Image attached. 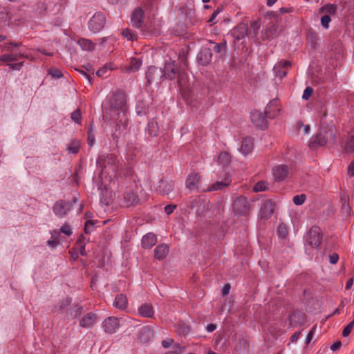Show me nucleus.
Here are the masks:
<instances>
[{
	"label": "nucleus",
	"instance_id": "8",
	"mask_svg": "<svg viewBox=\"0 0 354 354\" xmlns=\"http://www.w3.org/2000/svg\"><path fill=\"white\" fill-rule=\"evenodd\" d=\"M21 43H10L7 46V50L10 51V54H4L0 56V62H11L18 60L20 58L28 57V55L21 50L17 52L12 50V47H18Z\"/></svg>",
	"mask_w": 354,
	"mask_h": 354
},
{
	"label": "nucleus",
	"instance_id": "22",
	"mask_svg": "<svg viewBox=\"0 0 354 354\" xmlns=\"http://www.w3.org/2000/svg\"><path fill=\"white\" fill-rule=\"evenodd\" d=\"M305 314L301 311H294L289 316V323L292 327H296L302 325L305 322Z\"/></svg>",
	"mask_w": 354,
	"mask_h": 354
},
{
	"label": "nucleus",
	"instance_id": "35",
	"mask_svg": "<svg viewBox=\"0 0 354 354\" xmlns=\"http://www.w3.org/2000/svg\"><path fill=\"white\" fill-rule=\"evenodd\" d=\"M148 131L150 136H157L159 132V126L157 121L153 118L148 124Z\"/></svg>",
	"mask_w": 354,
	"mask_h": 354
},
{
	"label": "nucleus",
	"instance_id": "18",
	"mask_svg": "<svg viewBox=\"0 0 354 354\" xmlns=\"http://www.w3.org/2000/svg\"><path fill=\"white\" fill-rule=\"evenodd\" d=\"M145 12L141 7L134 9L131 17V23L135 28H140L142 26L144 21Z\"/></svg>",
	"mask_w": 354,
	"mask_h": 354
},
{
	"label": "nucleus",
	"instance_id": "57",
	"mask_svg": "<svg viewBox=\"0 0 354 354\" xmlns=\"http://www.w3.org/2000/svg\"><path fill=\"white\" fill-rule=\"evenodd\" d=\"M176 208V205H173V204L167 205L165 207V212L167 215H170L171 214H172L174 212V211Z\"/></svg>",
	"mask_w": 354,
	"mask_h": 354
},
{
	"label": "nucleus",
	"instance_id": "21",
	"mask_svg": "<svg viewBox=\"0 0 354 354\" xmlns=\"http://www.w3.org/2000/svg\"><path fill=\"white\" fill-rule=\"evenodd\" d=\"M98 317L95 313H88L80 321V326L82 328H89L97 322Z\"/></svg>",
	"mask_w": 354,
	"mask_h": 354
},
{
	"label": "nucleus",
	"instance_id": "45",
	"mask_svg": "<svg viewBox=\"0 0 354 354\" xmlns=\"http://www.w3.org/2000/svg\"><path fill=\"white\" fill-rule=\"evenodd\" d=\"M306 199V196L304 194L296 195L293 197L292 201L296 205H301L304 203Z\"/></svg>",
	"mask_w": 354,
	"mask_h": 354
},
{
	"label": "nucleus",
	"instance_id": "14",
	"mask_svg": "<svg viewBox=\"0 0 354 354\" xmlns=\"http://www.w3.org/2000/svg\"><path fill=\"white\" fill-rule=\"evenodd\" d=\"M138 196L132 191H128L119 197V204L124 207H129L138 204Z\"/></svg>",
	"mask_w": 354,
	"mask_h": 354
},
{
	"label": "nucleus",
	"instance_id": "50",
	"mask_svg": "<svg viewBox=\"0 0 354 354\" xmlns=\"http://www.w3.org/2000/svg\"><path fill=\"white\" fill-rule=\"evenodd\" d=\"M308 39L312 48H315L317 43V34L315 32H310L308 34Z\"/></svg>",
	"mask_w": 354,
	"mask_h": 354
},
{
	"label": "nucleus",
	"instance_id": "6",
	"mask_svg": "<svg viewBox=\"0 0 354 354\" xmlns=\"http://www.w3.org/2000/svg\"><path fill=\"white\" fill-rule=\"evenodd\" d=\"M306 245L317 249L322 240V232L319 227L313 226L304 236Z\"/></svg>",
	"mask_w": 354,
	"mask_h": 354
},
{
	"label": "nucleus",
	"instance_id": "49",
	"mask_svg": "<svg viewBox=\"0 0 354 354\" xmlns=\"http://www.w3.org/2000/svg\"><path fill=\"white\" fill-rule=\"evenodd\" d=\"M354 326V319L351 321L348 324H347L343 331H342V336L343 337H348L350 333H351V330Z\"/></svg>",
	"mask_w": 354,
	"mask_h": 354
},
{
	"label": "nucleus",
	"instance_id": "48",
	"mask_svg": "<svg viewBox=\"0 0 354 354\" xmlns=\"http://www.w3.org/2000/svg\"><path fill=\"white\" fill-rule=\"evenodd\" d=\"M277 233L279 236L281 238H285L288 234V230L286 225L283 223L280 224L277 229Z\"/></svg>",
	"mask_w": 354,
	"mask_h": 354
},
{
	"label": "nucleus",
	"instance_id": "3",
	"mask_svg": "<svg viewBox=\"0 0 354 354\" xmlns=\"http://www.w3.org/2000/svg\"><path fill=\"white\" fill-rule=\"evenodd\" d=\"M66 4V0H39L35 12L37 15H56L62 12Z\"/></svg>",
	"mask_w": 354,
	"mask_h": 354
},
{
	"label": "nucleus",
	"instance_id": "39",
	"mask_svg": "<svg viewBox=\"0 0 354 354\" xmlns=\"http://www.w3.org/2000/svg\"><path fill=\"white\" fill-rule=\"evenodd\" d=\"M320 12H325L330 15H335L337 12V6L335 4H326L320 8Z\"/></svg>",
	"mask_w": 354,
	"mask_h": 354
},
{
	"label": "nucleus",
	"instance_id": "27",
	"mask_svg": "<svg viewBox=\"0 0 354 354\" xmlns=\"http://www.w3.org/2000/svg\"><path fill=\"white\" fill-rule=\"evenodd\" d=\"M157 238L155 234L149 232L142 239V245L144 248L149 249L156 245Z\"/></svg>",
	"mask_w": 354,
	"mask_h": 354
},
{
	"label": "nucleus",
	"instance_id": "55",
	"mask_svg": "<svg viewBox=\"0 0 354 354\" xmlns=\"http://www.w3.org/2000/svg\"><path fill=\"white\" fill-rule=\"evenodd\" d=\"M60 232L64 233V234L67 235V236H70L71 234H72V230L70 227V225L68 224H64L61 228H60Z\"/></svg>",
	"mask_w": 354,
	"mask_h": 354
},
{
	"label": "nucleus",
	"instance_id": "25",
	"mask_svg": "<svg viewBox=\"0 0 354 354\" xmlns=\"http://www.w3.org/2000/svg\"><path fill=\"white\" fill-rule=\"evenodd\" d=\"M261 28V23L259 19L253 21L250 23V27L245 28V35L248 37L256 38L259 34Z\"/></svg>",
	"mask_w": 354,
	"mask_h": 354
},
{
	"label": "nucleus",
	"instance_id": "12",
	"mask_svg": "<svg viewBox=\"0 0 354 354\" xmlns=\"http://www.w3.org/2000/svg\"><path fill=\"white\" fill-rule=\"evenodd\" d=\"M145 77L148 85L153 83L159 84L163 79L162 69L155 66H151L146 72Z\"/></svg>",
	"mask_w": 354,
	"mask_h": 354
},
{
	"label": "nucleus",
	"instance_id": "31",
	"mask_svg": "<svg viewBox=\"0 0 354 354\" xmlns=\"http://www.w3.org/2000/svg\"><path fill=\"white\" fill-rule=\"evenodd\" d=\"M82 308L79 304H71L66 310V315L68 319H74L82 313Z\"/></svg>",
	"mask_w": 354,
	"mask_h": 354
},
{
	"label": "nucleus",
	"instance_id": "34",
	"mask_svg": "<svg viewBox=\"0 0 354 354\" xmlns=\"http://www.w3.org/2000/svg\"><path fill=\"white\" fill-rule=\"evenodd\" d=\"M77 43L85 50H92L95 46V44L91 40L86 38L80 39Z\"/></svg>",
	"mask_w": 354,
	"mask_h": 354
},
{
	"label": "nucleus",
	"instance_id": "28",
	"mask_svg": "<svg viewBox=\"0 0 354 354\" xmlns=\"http://www.w3.org/2000/svg\"><path fill=\"white\" fill-rule=\"evenodd\" d=\"M142 64V61L139 58L131 57L129 59L128 66H126L124 71L127 73H135L138 71Z\"/></svg>",
	"mask_w": 354,
	"mask_h": 354
},
{
	"label": "nucleus",
	"instance_id": "42",
	"mask_svg": "<svg viewBox=\"0 0 354 354\" xmlns=\"http://www.w3.org/2000/svg\"><path fill=\"white\" fill-rule=\"evenodd\" d=\"M122 35L127 39V40L133 41L137 39V36L129 28L124 29L122 32Z\"/></svg>",
	"mask_w": 354,
	"mask_h": 354
},
{
	"label": "nucleus",
	"instance_id": "32",
	"mask_svg": "<svg viewBox=\"0 0 354 354\" xmlns=\"http://www.w3.org/2000/svg\"><path fill=\"white\" fill-rule=\"evenodd\" d=\"M210 44L214 45L212 51L213 50L214 53L218 54L220 56H223L226 53V41H224L221 43H214L212 41H210Z\"/></svg>",
	"mask_w": 354,
	"mask_h": 354
},
{
	"label": "nucleus",
	"instance_id": "63",
	"mask_svg": "<svg viewBox=\"0 0 354 354\" xmlns=\"http://www.w3.org/2000/svg\"><path fill=\"white\" fill-rule=\"evenodd\" d=\"M348 175L354 176V160H352L348 167Z\"/></svg>",
	"mask_w": 354,
	"mask_h": 354
},
{
	"label": "nucleus",
	"instance_id": "24",
	"mask_svg": "<svg viewBox=\"0 0 354 354\" xmlns=\"http://www.w3.org/2000/svg\"><path fill=\"white\" fill-rule=\"evenodd\" d=\"M200 175L198 174L191 173L186 179V187L190 190L198 189L200 183Z\"/></svg>",
	"mask_w": 354,
	"mask_h": 354
},
{
	"label": "nucleus",
	"instance_id": "29",
	"mask_svg": "<svg viewBox=\"0 0 354 354\" xmlns=\"http://www.w3.org/2000/svg\"><path fill=\"white\" fill-rule=\"evenodd\" d=\"M169 253V246L167 244L158 245L154 249V255L158 260H162L166 258Z\"/></svg>",
	"mask_w": 354,
	"mask_h": 354
},
{
	"label": "nucleus",
	"instance_id": "64",
	"mask_svg": "<svg viewBox=\"0 0 354 354\" xmlns=\"http://www.w3.org/2000/svg\"><path fill=\"white\" fill-rule=\"evenodd\" d=\"M165 354H181V348L178 346H175L172 351H168Z\"/></svg>",
	"mask_w": 354,
	"mask_h": 354
},
{
	"label": "nucleus",
	"instance_id": "47",
	"mask_svg": "<svg viewBox=\"0 0 354 354\" xmlns=\"http://www.w3.org/2000/svg\"><path fill=\"white\" fill-rule=\"evenodd\" d=\"M267 189V184L264 181L258 182L253 187L254 192H263Z\"/></svg>",
	"mask_w": 354,
	"mask_h": 354
},
{
	"label": "nucleus",
	"instance_id": "41",
	"mask_svg": "<svg viewBox=\"0 0 354 354\" xmlns=\"http://www.w3.org/2000/svg\"><path fill=\"white\" fill-rule=\"evenodd\" d=\"M158 0H145L143 3L144 6L147 10L153 11L158 7Z\"/></svg>",
	"mask_w": 354,
	"mask_h": 354
},
{
	"label": "nucleus",
	"instance_id": "11",
	"mask_svg": "<svg viewBox=\"0 0 354 354\" xmlns=\"http://www.w3.org/2000/svg\"><path fill=\"white\" fill-rule=\"evenodd\" d=\"M230 35L233 39L234 49L239 51L243 50V25L242 23L238 24L234 28Z\"/></svg>",
	"mask_w": 354,
	"mask_h": 354
},
{
	"label": "nucleus",
	"instance_id": "16",
	"mask_svg": "<svg viewBox=\"0 0 354 354\" xmlns=\"http://www.w3.org/2000/svg\"><path fill=\"white\" fill-rule=\"evenodd\" d=\"M289 174V167L286 165H279L272 168V175L274 181L282 182L286 180Z\"/></svg>",
	"mask_w": 354,
	"mask_h": 354
},
{
	"label": "nucleus",
	"instance_id": "61",
	"mask_svg": "<svg viewBox=\"0 0 354 354\" xmlns=\"http://www.w3.org/2000/svg\"><path fill=\"white\" fill-rule=\"evenodd\" d=\"M339 260V255L337 253H333L329 256V262L331 264H336Z\"/></svg>",
	"mask_w": 354,
	"mask_h": 354
},
{
	"label": "nucleus",
	"instance_id": "19",
	"mask_svg": "<svg viewBox=\"0 0 354 354\" xmlns=\"http://www.w3.org/2000/svg\"><path fill=\"white\" fill-rule=\"evenodd\" d=\"M274 209V203L271 200H266L261 206L259 216L261 218L267 220L271 217Z\"/></svg>",
	"mask_w": 354,
	"mask_h": 354
},
{
	"label": "nucleus",
	"instance_id": "2",
	"mask_svg": "<svg viewBox=\"0 0 354 354\" xmlns=\"http://www.w3.org/2000/svg\"><path fill=\"white\" fill-rule=\"evenodd\" d=\"M97 165L100 169L102 174H115V176L120 171L122 162L118 156L113 153H102L97 159Z\"/></svg>",
	"mask_w": 354,
	"mask_h": 354
},
{
	"label": "nucleus",
	"instance_id": "43",
	"mask_svg": "<svg viewBox=\"0 0 354 354\" xmlns=\"http://www.w3.org/2000/svg\"><path fill=\"white\" fill-rule=\"evenodd\" d=\"M291 66V63L287 60H281L275 64V68L286 69L288 71Z\"/></svg>",
	"mask_w": 354,
	"mask_h": 354
},
{
	"label": "nucleus",
	"instance_id": "9",
	"mask_svg": "<svg viewBox=\"0 0 354 354\" xmlns=\"http://www.w3.org/2000/svg\"><path fill=\"white\" fill-rule=\"evenodd\" d=\"M105 24L106 17L104 14L97 12L88 21V27L93 33H97L104 28Z\"/></svg>",
	"mask_w": 354,
	"mask_h": 354
},
{
	"label": "nucleus",
	"instance_id": "53",
	"mask_svg": "<svg viewBox=\"0 0 354 354\" xmlns=\"http://www.w3.org/2000/svg\"><path fill=\"white\" fill-rule=\"evenodd\" d=\"M274 72L275 73V75L277 77H279L280 78H283L286 76L288 71L286 69H281V68H275V66H274Z\"/></svg>",
	"mask_w": 354,
	"mask_h": 354
},
{
	"label": "nucleus",
	"instance_id": "30",
	"mask_svg": "<svg viewBox=\"0 0 354 354\" xmlns=\"http://www.w3.org/2000/svg\"><path fill=\"white\" fill-rule=\"evenodd\" d=\"M71 304V299L66 297L54 306L53 311L59 313H66V310L68 308Z\"/></svg>",
	"mask_w": 354,
	"mask_h": 354
},
{
	"label": "nucleus",
	"instance_id": "40",
	"mask_svg": "<svg viewBox=\"0 0 354 354\" xmlns=\"http://www.w3.org/2000/svg\"><path fill=\"white\" fill-rule=\"evenodd\" d=\"M344 151L346 153L354 152V135L351 136L344 146Z\"/></svg>",
	"mask_w": 354,
	"mask_h": 354
},
{
	"label": "nucleus",
	"instance_id": "54",
	"mask_svg": "<svg viewBox=\"0 0 354 354\" xmlns=\"http://www.w3.org/2000/svg\"><path fill=\"white\" fill-rule=\"evenodd\" d=\"M313 93V88L310 86H308L305 88L303 93L302 98L308 100Z\"/></svg>",
	"mask_w": 354,
	"mask_h": 354
},
{
	"label": "nucleus",
	"instance_id": "44",
	"mask_svg": "<svg viewBox=\"0 0 354 354\" xmlns=\"http://www.w3.org/2000/svg\"><path fill=\"white\" fill-rule=\"evenodd\" d=\"M71 120L76 124H80L82 120V113L80 109H77L71 113Z\"/></svg>",
	"mask_w": 354,
	"mask_h": 354
},
{
	"label": "nucleus",
	"instance_id": "38",
	"mask_svg": "<svg viewBox=\"0 0 354 354\" xmlns=\"http://www.w3.org/2000/svg\"><path fill=\"white\" fill-rule=\"evenodd\" d=\"M254 139L252 137H245V156L251 153L254 149Z\"/></svg>",
	"mask_w": 354,
	"mask_h": 354
},
{
	"label": "nucleus",
	"instance_id": "36",
	"mask_svg": "<svg viewBox=\"0 0 354 354\" xmlns=\"http://www.w3.org/2000/svg\"><path fill=\"white\" fill-rule=\"evenodd\" d=\"M217 162L218 164L222 165L223 167H227L230 162L229 153L225 151L221 152L218 157Z\"/></svg>",
	"mask_w": 354,
	"mask_h": 354
},
{
	"label": "nucleus",
	"instance_id": "1",
	"mask_svg": "<svg viewBox=\"0 0 354 354\" xmlns=\"http://www.w3.org/2000/svg\"><path fill=\"white\" fill-rule=\"evenodd\" d=\"M106 103L111 111H118L117 113L118 118H116L118 124L127 126L128 106L127 95L124 92L120 89L116 90L107 96Z\"/></svg>",
	"mask_w": 354,
	"mask_h": 354
},
{
	"label": "nucleus",
	"instance_id": "5",
	"mask_svg": "<svg viewBox=\"0 0 354 354\" xmlns=\"http://www.w3.org/2000/svg\"><path fill=\"white\" fill-rule=\"evenodd\" d=\"M163 71V79L174 80L178 77V82L180 86L185 83L186 75L184 73H179L176 66L175 61L166 62Z\"/></svg>",
	"mask_w": 354,
	"mask_h": 354
},
{
	"label": "nucleus",
	"instance_id": "17",
	"mask_svg": "<svg viewBox=\"0 0 354 354\" xmlns=\"http://www.w3.org/2000/svg\"><path fill=\"white\" fill-rule=\"evenodd\" d=\"M281 111L279 101L277 98L272 100L265 109V114L270 119L276 118Z\"/></svg>",
	"mask_w": 354,
	"mask_h": 354
},
{
	"label": "nucleus",
	"instance_id": "4",
	"mask_svg": "<svg viewBox=\"0 0 354 354\" xmlns=\"http://www.w3.org/2000/svg\"><path fill=\"white\" fill-rule=\"evenodd\" d=\"M336 139L335 133L331 128L328 130H320L315 136H313L308 143L311 149L325 146L327 142H335Z\"/></svg>",
	"mask_w": 354,
	"mask_h": 354
},
{
	"label": "nucleus",
	"instance_id": "37",
	"mask_svg": "<svg viewBox=\"0 0 354 354\" xmlns=\"http://www.w3.org/2000/svg\"><path fill=\"white\" fill-rule=\"evenodd\" d=\"M230 183V180L228 178L225 179V181H218L214 183L209 189V191H216L222 189L223 187L228 186Z\"/></svg>",
	"mask_w": 354,
	"mask_h": 354
},
{
	"label": "nucleus",
	"instance_id": "46",
	"mask_svg": "<svg viewBox=\"0 0 354 354\" xmlns=\"http://www.w3.org/2000/svg\"><path fill=\"white\" fill-rule=\"evenodd\" d=\"M80 149V143L78 141H73L68 147V151L71 153H77Z\"/></svg>",
	"mask_w": 354,
	"mask_h": 354
},
{
	"label": "nucleus",
	"instance_id": "56",
	"mask_svg": "<svg viewBox=\"0 0 354 354\" xmlns=\"http://www.w3.org/2000/svg\"><path fill=\"white\" fill-rule=\"evenodd\" d=\"M48 73L51 75L53 77L59 78L62 76V72L57 68H50L48 71Z\"/></svg>",
	"mask_w": 354,
	"mask_h": 354
},
{
	"label": "nucleus",
	"instance_id": "52",
	"mask_svg": "<svg viewBox=\"0 0 354 354\" xmlns=\"http://www.w3.org/2000/svg\"><path fill=\"white\" fill-rule=\"evenodd\" d=\"M94 227V223L93 221L88 220L86 221L84 225V232L86 234H89L92 232Z\"/></svg>",
	"mask_w": 354,
	"mask_h": 354
},
{
	"label": "nucleus",
	"instance_id": "60",
	"mask_svg": "<svg viewBox=\"0 0 354 354\" xmlns=\"http://www.w3.org/2000/svg\"><path fill=\"white\" fill-rule=\"evenodd\" d=\"M23 64L24 63L21 62H17V63H15V64H8V65L12 70L19 71L21 68Z\"/></svg>",
	"mask_w": 354,
	"mask_h": 354
},
{
	"label": "nucleus",
	"instance_id": "10",
	"mask_svg": "<svg viewBox=\"0 0 354 354\" xmlns=\"http://www.w3.org/2000/svg\"><path fill=\"white\" fill-rule=\"evenodd\" d=\"M268 116L262 112L254 110L250 112V119L252 124L257 129L265 130L268 127V122L267 120Z\"/></svg>",
	"mask_w": 354,
	"mask_h": 354
},
{
	"label": "nucleus",
	"instance_id": "59",
	"mask_svg": "<svg viewBox=\"0 0 354 354\" xmlns=\"http://www.w3.org/2000/svg\"><path fill=\"white\" fill-rule=\"evenodd\" d=\"M219 12H220V9L217 8V10L214 11V12L212 14L211 17L207 20V22L209 24H215L216 23L215 19Z\"/></svg>",
	"mask_w": 354,
	"mask_h": 354
},
{
	"label": "nucleus",
	"instance_id": "51",
	"mask_svg": "<svg viewBox=\"0 0 354 354\" xmlns=\"http://www.w3.org/2000/svg\"><path fill=\"white\" fill-rule=\"evenodd\" d=\"M330 21L331 19L328 15H325L321 17V24L326 29L328 28Z\"/></svg>",
	"mask_w": 354,
	"mask_h": 354
},
{
	"label": "nucleus",
	"instance_id": "62",
	"mask_svg": "<svg viewBox=\"0 0 354 354\" xmlns=\"http://www.w3.org/2000/svg\"><path fill=\"white\" fill-rule=\"evenodd\" d=\"M173 342L174 340L172 339H167L162 340L161 344L164 348H167L173 344Z\"/></svg>",
	"mask_w": 354,
	"mask_h": 354
},
{
	"label": "nucleus",
	"instance_id": "20",
	"mask_svg": "<svg viewBox=\"0 0 354 354\" xmlns=\"http://www.w3.org/2000/svg\"><path fill=\"white\" fill-rule=\"evenodd\" d=\"M212 58V48L209 47H203L197 55L198 62L203 66L210 63Z\"/></svg>",
	"mask_w": 354,
	"mask_h": 354
},
{
	"label": "nucleus",
	"instance_id": "58",
	"mask_svg": "<svg viewBox=\"0 0 354 354\" xmlns=\"http://www.w3.org/2000/svg\"><path fill=\"white\" fill-rule=\"evenodd\" d=\"M95 136L94 134L92 133L91 130H90L88 132V145L90 146V147H92L94 143H95Z\"/></svg>",
	"mask_w": 354,
	"mask_h": 354
},
{
	"label": "nucleus",
	"instance_id": "26",
	"mask_svg": "<svg viewBox=\"0 0 354 354\" xmlns=\"http://www.w3.org/2000/svg\"><path fill=\"white\" fill-rule=\"evenodd\" d=\"M113 306L120 310H125L128 306V299L126 295H117L113 301Z\"/></svg>",
	"mask_w": 354,
	"mask_h": 354
},
{
	"label": "nucleus",
	"instance_id": "23",
	"mask_svg": "<svg viewBox=\"0 0 354 354\" xmlns=\"http://www.w3.org/2000/svg\"><path fill=\"white\" fill-rule=\"evenodd\" d=\"M138 313L142 317L153 318L154 316L155 310L152 304L149 303H144L138 307Z\"/></svg>",
	"mask_w": 354,
	"mask_h": 354
},
{
	"label": "nucleus",
	"instance_id": "7",
	"mask_svg": "<svg viewBox=\"0 0 354 354\" xmlns=\"http://www.w3.org/2000/svg\"><path fill=\"white\" fill-rule=\"evenodd\" d=\"M77 201V197H73L72 201L59 200L53 205V211L57 217L63 218L72 209Z\"/></svg>",
	"mask_w": 354,
	"mask_h": 354
},
{
	"label": "nucleus",
	"instance_id": "15",
	"mask_svg": "<svg viewBox=\"0 0 354 354\" xmlns=\"http://www.w3.org/2000/svg\"><path fill=\"white\" fill-rule=\"evenodd\" d=\"M174 189V182L167 178H162L158 183L156 190L161 195H168Z\"/></svg>",
	"mask_w": 354,
	"mask_h": 354
},
{
	"label": "nucleus",
	"instance_id": "13",
	"mask_svg": "<svg viewBox=\"0 0 354 354\" xmlns=\"http://www.w3.org/2000/svg\"><path fill=\"white\" fill-rule=\"evenodd\" d=\"M120 327V320L118 317L110 316L106 317L102 323V328L104 333L112 335L115 333Z\"/></svg>",
	"mask_w": 354,
	"mask_h": 354
},
{
	"label": "nucleus",
	"instance_id": "33",
	"mask_svg": "<svg viewBox=\"0 0 354 354\" xmlns=\"http://www.w3.org/2000/svg\"><path fill=\"white\" fill-rule=\"evenodd\" d=\"M233 211L236 214L241 216L243 213V201L242 196L238 197L236 200L234 201L233 204Z\"/></svg>",
	"mask_w": 354,
	"mask_h": 354
}]
</instances>
